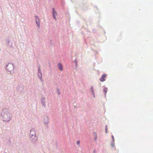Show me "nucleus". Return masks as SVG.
<instances>
[{"instance_id": "obj_4", "label": "nucleus", "mask_w": 153, "mask_h": 153, "mask_svg": "<svg viewBox=\"0 0 153 153\" xmlns=\"http://www.w3.org/2000/svg\"><path fill=\"white\" fill-rule=\"evenodd\" d=\"M58 68L60 69V70L61 71H62L63 68L62 64L60 63H58Z\"/></svg>"}, {"instance_id": "obj_11", "label": "nucleus", "mask_w": 153, "mask_h": 153, "mask_svg": "<svg viewBox=\"0 0 153 153\" xmlns=\"http://www.w3.org/2000/svg\"><path fill=\"white\" fill-rule=\"evenodd\" d=\"M43 103V105H45V103Z\"/></svg>"}, {"instance_id": "obj_10", "label": "nucleus", "mask_w": 153, "mask_h": 153, "mask_svg": "<svg viewBox=\"0 0 153 153\" xmlns=\"http://www.w3.org/2000/svg\"><path fill=\"white\" fill-rule=\"evenodd\" d=\"M40 71V67H39V71Z\"/></svg>"}, {"instance_id": "obj_3", "label": "nucleus", "mask_w": 153, "mask_h": 153, "mask_svg": "<svg viewBox=\"0 0 153 153\" xmlns=\"http://www.w3.org/2000/svg\"><path fill=\"white\" fill-rule=\"evenodd\" d=\"M57 15V13L55 12V9L53 8V16L54 18L56 19V15Z\"/></svg>"}, {"instance_id": "obj_13", "label": "nucleus", "mask_w": 153, "mask_h": 153, "mask_svg": "<svg viewBox=\"0 0 153 153\" xmlns=\"http://www.w3.org/2000/svg\"><path fill=\"white\" fill-rule=\"evenodd\" d=\"M91 91H92V92H93V90H92Z\"/></svg>"}, {"instance_id": "obj_5", "label": "nucleus", "mask_w": 153, "mask_h": 153, "mask_svg": "<svg viewBox=\"0 0 153 153\" xmlns=\"http://www.w3.org/2000/svg\"><path fill=\"white\" fill-rule=\"evenodd\" d=\"M104 92L105 93V94H106L107 91V88H105L103 89Z\"/></svg>"}, {"instance_id": "obj_1", "label": "nucleus", "mask_w": 153, "mask_h": 153, "mask_svg": "<svg viewBox=\"0 0 153 153\" xmlns=\"http://www.w3.org/2000/svg\"><path fill=\"white\" fill-rule=\"evenodd\" d=\"M36 23L37 25V26L38 27H39V26H40L39 19L37 16H36Z\"/></svg>"}, {"instance_id": "obj_7", "label": "nucleus", "mask_w": 153, "mask_h": 153, "mask_svg": "<svg viewBox=\"0 0 153 153\" xmlns=\"http://www.w3.org/2000/svg\"><path fill=\"white\" fill-rule=\"evenodd\" d=\"M57 91H58V94H60V93L59 92V89H57Z\"/></svg>"}, {"instance_id": "obj_9", "label": "nucleus", "mask_w": 153, "mask_h": 153, "mask_svg": "<svg viewBox=\"0 0 153 153\" xmlns=\"http://www.w3.org/2000/svg\"><path fill=\"white\" fill-rule=\"evenodd\" d=\"M112 137L113 139L114 140V137L112 135Z\"/></svg>"}, {"instance_id": "obj_8", "label": "nucleus", "mask_w": 153, "mask_h": 153, "mask_svg": "<svg viewBox=\"0 0 153 153\" xmlns=\"http://www.w3.org/2000/svg\"><path fill=\"white\" fill-rule=\"evenodd\" d=\"M80 143V142L79 141H78L77 142V143L78 145H79Z\"/></svg>"}, {"instance_id": "obj_6", "label": "nucleus", "mask_w": 153, "mask_h": 153, "mask_svg": "<svg viewBox=\"0 0 153 153\" xmlns=\"http://www.w3.org/2000/svg\"><path fill=\"white\" fill-rule=\"evenodd\" d=\"M107 129H108V126H107V125H106L105 126V132L106 133H107Z\"/></svg>"}, {"instance_id": "obj_12", "label": "nucleus", "mask_w": 153, "mask_h": 153, "mask_svg": "<svg viewBox=\"0 0 153 153\" xmlns=\"http://www.w3.org/2000/svg\"><path fill=\"white\" fill-rule=\"evenodd\" d=\"M93 95H94V97H95V95H94V94H93Z\"/></svg>"}, {"instance_id": "obj_2", "label": "nucleus", "mask_w": 153, "mask_h": 153, "mask_svg": "<svg viewBox=\"0 0 153 153\" xmlns=\"http://www.w3.org/2000/svg\"><path fill=\"white\" fill-rule=\"evenodd\" d=\"M107 75L105 74H104L102 76V77L100 79V80L102 82L105 81V78L106 77Z\"/></svg>"}]
</instances>
